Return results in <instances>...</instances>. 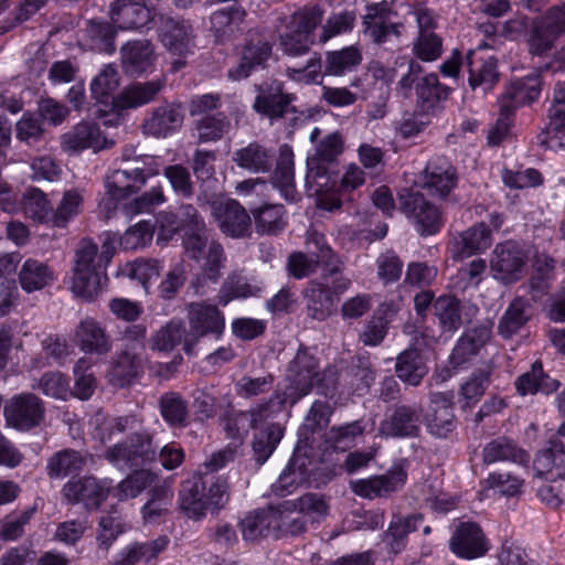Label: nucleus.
I'll return each instance as SVG.
<instances>
[{
	"label": "nucleus",
	"mask_w": 565,
	"mask_h": 565,
	"mask_svg": "<svg viewBox=\"0 0 565 565\" xmlns=\"http://www.w3.org/2000/svg\"><path fill=\"white\" fill-rule=\"evenodd\" d=\"M287 510H298L306 523L320 522L328 514L329 505L326 500L316 493H306L297 500L285 501Z\"/></svg>",
	"instance_id": "obj_56"
},
{
	"label": "nucleus",
	"mask_w": 565,
	"mask_h": 565,
	"mask_svg": "<svg viewBox=\"0 0 565 565\" xmlns=\"http://www.w3.org/2000/svg\"><path fill=\"white\" fill-rule=\"evenodd\" d=\"M565 33V2L551 8L546 14L533 22L530 36V52L542 55L550 51L554 41Z\"/></svg>",
	"instance_id": "obj_11"
},
{
	"label": "nucleus",
	"mask_w": 565,
	"mask_h": 565,
	"mask_svg": "<svg viewBox=\"0 0 565 565\" xmlns=\"http://www.w3.org/2000/svg\"><path fill=\"white\" fill-rule=\"evenodd\" d=\"M548 119L541 142L554 151L565 150V82L555 85Z\"/></svg>",
	"instance_id": "obj_19"
},
{
	"label": "nucleus",
	"mask_w": 565,
	"mask_h": 565,
	"mask_svg": "<svg viewBox=\"0 0 565 565\" xmlns=\"http://www.w3.org/2000/svg\"><path fill=\"white\" fill-rule=\"evenodd\" d=\"M159 30L161 41L169 51L181 55L189 50L193 38L189 22L164 15L160 18Z\"/></svg>",
	"instance_id": "obj_39"
},
{
	"label": "nucleus",
	"mask_w": 565,
	"mask_h": 565,
	"mask_svg": "<svg viewBox=\"0 0 565 565\" xmlns=\"http://www.w3.org/2000/svg\"><path fill=\"white\" fill-rule=\"evenodd\" d=\"M169 540L160 536L148 542H134L122 547L110 565H147L168 546Z\"/></svg>",
	"instance_id": "obj_32"
},
{
	"label": "nucleus",
	"mask_w": 565,
	"mask_h": 565,
	"mask_svg": "<svg viewBox=\"0 0 565 565\" xmlns=\"http://www.w3.org/2000/svg\"><path fill=\"white\" fill-rule=\"evenodd\" d=\"M274 154L257 142L237 150L233 160L239 168L254 173L267 172L273 163Z\"/></svg>",
	"instance_id": "obj_48"
},
{
	"label": "nucleus",
	"mask_w": 565,
	"mask_h": 565,
	"mask_svg": "<svg viewBox=\"0 0 565 565\" xmlns=\"http://www.w3.org/2000/svg\"><path fill=\"white\" fill-rule=\"evenodd\" d=\"M3 415L8 425L20 430H29L41 424L44 417V405L36 395L22 393L7 402Z\"/></svg>",
	"instance_id": "obj_12"
},
{
	"label": "nucleus",
	"mask_w": 565,
	"mask_h": 565,
	"mask_svg": "<svg viewBox=\"0 0 565 565\" xmlns=\"http://www.w3.org/2000/svg\"><path fill=\"white\" fill-rule=\"evenodd\" d=\"M561 383L550 377L543 371L541 362H534L529 372L520 375L515 381V388L522 396L535 393L551 394L559 387Z\"/></svg>",
	"instance_id": "obj_43"
},
{
	"label": "nucleus",
	"mask_w": 565,
	"mask_h": 565,
	"mask_svg": "<svg viewBox=\"0 0 565 565\" xmlns=\"http://www.w3.org/2000/svg\"><path fill=\"white\" fill-rule=\"evenodd\" d=\"M183 247L185 255L200 264L201 271L192 281L195 294L205 296L210 285H215L225 266L226 256L222 244L209 232L184 235Z\"/></svg>",
	"instance_id": "obj_2"
},
{
	"label": "nucleus",
	"mask_w": 565,
	"mask_h": 565,
	"mask_svg": "<svg viewBox=\"0 0 565 565\" xmlns=\"http://www.w3.org/2000/svg\"><path fill=\"white\" fill-rule=\"evenodd\" d=\"M282 437L279 425H269L255 434L253 440L254 457L258 465H263L274 452Z\"/></svg>",
	"instance_id": "obj_61"
},
{
	"label": "nucleus",
	"mask_w": 565,
	"mask_h": 565,
	"mask_svg": "<svg viewBox=\"0 0 565 565\" xmlns=\"http://www.w3.org/2000/svg\"><path fill=\"white\" fill-rule=\"evenodd\" d=\"M435 315L445 331H456L460 323L459 301L450 296H441L434 302Z\"/></svg>",
	"instance_id": "obj_64"
},
{
	"label": "nucleus",
	"mask_w": 565,
	"mask_h": 565,
	"mask_svg": "<svg viewBox=\"0 0 565 565\" xmlns=\"http://www.w3.org/2000/svg\"><path fill=\"white\" fill-rule=\"evenodd\" d=\"M457 182L456 171L444 158L430 160L423 174L422 185L431 194L444 198L449 194Z\"/></svg>",
	"instance_id": "obj_31"
},
{
	"label": "nucleus",
	"mask_w": 565,
	"mask_h": 565,
	"mask_svg": "<svg viewBox=\"0 0 565 565\" xmlns=\"http://www.w3.org/2000/svg\"><path fill=\"white\" fill-rule=\"evenodd\" d=\"M302 295L306 313L310 319L324 321L331 316L335 299L326 284L311 280L307 284Z\"/></svg>",
	"instance_id": "obj_33"
},
{
	"label": "nucleus",
	"mask_w": 565,
	"mask_h": 565,
	"mask_svg": "<svg viewBox=\"0 0 565 565\" xmlns=\"http://www.w3.org/2000/svg\"><path fill=\"white\" fill-rule=\"evenodd\" d=\"M401 209L413 218L420 235L437 233L443 224L437 206L428 202L422 193L405 192L401 194Z\"/></svg>",
	"instance_id": "obj_16"
},
{
	"label": "nucleus",
	"mask_w": 565,
	"mask_h": 565,
	"mask_svg": "<svg viewBox=\"0 0 565 565\" xmlns=\"http://www.w3.org/2000/svg\"><path fill=\"white\" fill-rule=\"evenodd\" d=\"M274 189H277L289 202H295L298 198L295 184L294 152L287 145H282L279 148V157L274 171L273 183L257 178L242 181L236 185L238 195L249 199L248 203L250 205L256 203L253 200L254 198H269Z\"/></svg>",
	"instance_id": "obj_4"
},
{
	"label": "nucleus",
	"mask_w": 565,
	"mask_h": 565,
	"mask_svg": "<svg viewBox=\"0 0 565 565\" xmlns=\"http://www.w3.org/2000/svg\"><path fill=\"white\" fill-rule=\"evenodd\" d=\"M54 280L53 270L36 259H26L19 273L21 288L26 292L40 290Z\"/></svg>",
	"instance_id": "obj_49"
},
{
	"label": "nucleus",
	"mask_w": 565,
	"mask_h": 565,
	"mask_svg": "<svg viewBox=\"0 0 565 565\" xmlns=\"http://www.w3.org/2000/svg\"><path fill=\"white\" fill-rule=\"evenodd\" d=\"M454 418L452 405L448 394L433 393L429 412L426 416L429 433L436 437H446L454 428Z\"/></svg>",
	"instance_id": "obj_38"
},
{
	"label": "nucleus",
	"mask_w": 565,
	"mask_h": 565,
	"mask_svg": "<svg viewBox=\"0 0 565 565\" xmlns=\"http://www.w3.org/2000/svg\"><path fill=\"white\" fill-rule=\"evenodd\" d=\"M160 414L171 426H184L189 409L185 399L175 392L164 393L159 399Z\"/></svg>",
	"instance_id": "obj_59"
},
{
	"label": "nucleus",
	"mask_w": 565,
	"mask_h": 565,
	"mask_svg": "<svg viewBox=\"0 0 565 565\" xmlns=\"http://www.w3.org/2000/svg\"><path fill=\"white\" fill-rule=\"evenodd\" d=\"M121 66L132 76L151 72L156 61L153 45L147 40L129 41L120 50Z\"/></svg>",
	"instance_id": "obj_26"
},
{
	"label": "nucleus",
	"mask_w": 565,
	"mask_h": 565,
	"mask_svg": "<svg viewBox=\"0 0 565 565\" xmlns=\"http://www.w3.org/2000/svg\"><path fill=\"white\" fill-rule=\"evenodd\" d=\"M366 34L376 44H383L390 35L398 36V26L391 21V10L386 2L371 3L363 17Z\"/></svg>",
	"instance_id": "obj_30"
},
{
	"label": "nucleus",
	"mask_w": 565,
	"mask_h": 565,
	"mask_svg": "<svg viewBox=\"0 0 565 565\" xmlns=\"http://www.w3.org/2000/svg\"><path fill=\"white\" fill-rule=\"evenodd\" d=\"M273 385L274 376L271 374L257 377L243 375L235 382L234 388L238 397L252 399L270 392Z\"/></svg>",
	"instance_id": "obj_63"
},
{
	"label": "nucleus",
	"mask_w": 565,
	"mask_h": 565,
	"mask_svg": "<svg viewBox=\"0 0 565 565\" xmlns=\"http://www.w3.org/2000/svg\"><path fill=\"white\" fill-rule=\"evenodd\" d=\"M406 480V473L401 468L387 473L351 482L352 491L362 498L374 499L384 497L399 489Z\"/></svg>",
	"instance_id": "obj_25"
},
{
	"label": "nucleus",
	"mask_w": 565,
	"mask_h": 565,
	"mask_svg": "<svg viewBox=\"0 0 565 565\" xmlns=\"http://www.w3.org/2000/svg\"><path fill=\"white\" fill-rule=\"evenodd\" d=\"M183 118L181 105L167 103L158 106L147 115L141 129L146 136L167 138L182 126Z\"/></svg>",
	"instance_id": "obj_22"
},
{
	"label": "nucleus",
	"mask_w": 565,
	"mask_h": 565,
	"mask_svg": "<svg viewBox=\"0 0 565 565\" xmlns=\"http://www.w3.org/2000/svg\"><path fill=\"white\" fill-rule=\"evenodd\" d=\"M482 462L493 465L498 462H511L519 466H527L531 456L514 440L501 436L487 443L482 448Z\"/></svg>",
	"instance_id": "obj_29"
},
{
	"label": "nucleus",
	"mask_w": 565,
	"mask_h": 565,
	"mask_svg": "<svg viewBox=\"0 0 565 565\" xmlns=\"http://www.w3.org/2000/svg\"><path fill=\"white\" fill-rule=\"evenodd\" d=\"M323 10L320 6H305L286 18L278 34V50L289 57L307 54L315 44V31L321 24Z\"/></svg>",
	"instance_id": "obj_3"
},
{
	"label": "nucleus",
	"mask_w": 565,
	"mask_h": 565,
	"mask_svg": "<svg viewBox=\"0 0 565 565\" xmlns=\"http://www.w3.org/2000/svg\"><path fill=\"white\" fill-rule=\"evenodd\" d=\"M111 488L113 481L110 479H97L87 476L68 480L63 486L62 493L70 503L83 502L89 509H97L110 494Z\"/></svg>",
	"instance_id": "obj_14"
},
{
	"label": "nucleus",
	"mask_w": 565,
	"mask_h": 565,
	"mask_svg": "<svg viewBox=\"0 0 565 565\" xmlns=\"http://www.w3.org/2000/svg\"><path fill=\"white\" fill-rule=\"evenodd\" d=\"M286 403L291 404L287 390L276 391L268 399L255 404L248 411L233 413L226 418L225 429L228 436L236 438L246 435L266 420L274 418Z\"/></svg>",
	"instance_id": "obj_7"
},
{
	"label": "nucleus",
	"mask_w": 565,
	"mask_h": 565,
	"mask_svg": "<svg viewBox=\"0 0 565 565\" xmlns=\"http://www.w3.org/2000/svg\"><path fill=\"white\" fill-rule=\"evenodd\" d=\"M107 192L119 200L138 192L145 185L142 171L134 167L111 171L105 181Z\"/></svg>",
	"instance_id": "obj_41"
},
{
	"label": "nucleus",
	"mask_w": 565,
	"mask_h": 565,
	"mask_svg": "<svg viewBox=\"0 0 565 565\" xmlns=\"http://www.w3.org/2000/svg\"><path fill=\"white\" fill-rule=\"evenodd\" d=\"M331 259L332 250L327 245L324 236L317 232H311L307 238V254H291L288 258V270L292 277L302 279L313 274L319 264H328Z\"/></svg>",
	"instance_id": "obj_13"
},
{
	"label": "nucleus",
	"mask_w": 565,
	"mask_h": 565,
	"mask_svg": "<svg viewBox=\"0 0 565 565\" xmlns=\"http://www.w3.org/2000/svg\"><path fill=\"white\" fill-rule=\"evenodd\" d=\"M105 140L98 125L84 120L62 136V146L67 151H82L85 149L96 151L104 147Z\"/></svg>",
	"instance_id": "obj_35"
},
{
	"label": "nucleus",
	"mask_w": 565,
	"mask_h": 565,
	"mask_svg": "<svg viewBox=\"0 0 565 565\" xmlns=\"http://www.w3.org/2000/svg\"><path fill=\"white\" fill-rule=\"evenodd\" d=\"M490 335L488 329H473L463 334L450 355V362L454 367H459L470 360L471 356L476 355L479 350L486 344Z\"/></svg>",
	"instance_id": "obj_50"
},
{
	"label": "nucleus",
	"mask_w": 565,
	"mask_h": 565,
	"mask_svg": "<svg viewBox=\"0 0 565 565\" xmlns=\"http://www.w3.org/2000/svg\"><path fill=\"white\" fill-rule=\"evenodd\" d=\"M323 380L324 374L320 371L315 356L307 350H299L289 363L286 374L287 384L282 390L288 391L291 404H295Z\"/></svg>",
	"instance_id": "obj_9"
},
{
	"label": "nucleus",
	"mask_w": 565,
	"mask_h": 565,
	"mask_svg": "<svg viewBox=\"0 0 565 565\" xmlns=\"http://www.w3.org/2000/svg\"><path fill=\"white\" fill-rule=\"evenodd\" d=\"M231 128V121L224 113L205 116L194 125L199 142H213L221 140Z\"/></svg>",
	"instance_id": "obj_55"
},
{
	"label": "nucleus",
	"mask_w": 565,
	"mask_h": 565,
	"mask_svg": "<svg viewBox=\"0 0 565 565\" xmlns=\"http://www.w3.org/2000/svg\"><path fill=\"white\" fill-rule=\"evenodd\" d=\"M274 507L249 512L239 523L245 541H257L262 537H277V523Z\"/></svg>",
	"instance_id": "obj_40"
},
{
	"label": "nucleus",
	"mask_w": 565,
	"mask_h": 565,
	"mask_svg": "<svg viewBox=\"0 0 565 565\" xmlns=\"http://www.w3.org/2000/svg\"><path fill=\"white\" fill-rule=\"evenodd\" d=\"M542 82L539 73H531L512 81L499 99L500 110L508 115L525 104L536 100L541 94Z\"/></svg>",
	"instance_id": "obj_20"
},
{
	"label": "nucleus",
	"mask_w": 565,
	"mask_h": 565,
	"mask_svg": "<svg viewBox=\"0 0 565 565\" xmlns=\"http://www.w3.org/2000/svg\"><path fill=\"white\" fill-rule=\"evenodd\" d=\"M173 492L168 484L156 486L150 493V499L142 507L141 513L145 522H157L169 509Z\"/></svg>",
	"instance_id": "obj_60"
},
{
	"label": "nucleus",
	"mask_w": 565,
	"mask_h": 565,
	"mask_svg": "<svg viewBox=\"0 0 565 565\" xmlns=\"http://www.w3.org/2000/svg\"><path fill=\"white\" fill-rule=\"evenodd\" d=\"M362 52L356 45H349L341 50L326 53L324 74L344 76L354 72L362 63Z\"/></svg>",
	"instance_id": "obj_44"
},
{
	"label": "nucleus",
	"mask_w": 565,
	"mask_h": 565,
	"mask_svg": "<svg viewBox=\"0 0 565 565\" xmlns=\"http://www.w3.org/2000/svg\"><path fill=\"white\" fill-rule=\"evenodd\" d=\"M533 468L537 477L548 479L565 478V423L550 440V447L537 454Z\"/></svg>",
	"instance_id": "obj_18"
},
{
	"label": "nucleus",
	"mask_w": 565,
	"mask_h": 565,
	"mask_svg": "<svg viewBox=\"0 0 565 565\" xmlns=\"http://www.w3.org/2000/svg\"><path fill=\"white\" fill-rule=\"evenodd\" d=\"M420 411L408 406H397L391 414H387L380 424V434L386 437H411L419 429Z\"/></svg>",
	"instance_id": "obj_24"
},
{
	"label": "nucleus",
	"mask_w": 565,
	"mask_h": 565,
	"mask_svg": "<svg viewBox=\"0 0 565 565\" xmlns=\"http://www.w3.org/2000/svg\"><path fill=\"white\" fill-rule=\"evenodd\" d=\"M74 342L82 352L90 355H107L113 349V340L106 327L92 317L78 322Z\"/></svg>",
	"instance_id": "obj_17"
},
{
	"label": "nucleus",
	"mask_w": 565,
	"mask_h": 565,
	"mask_svg": "<svg viewBox=\"0 0 565 565\" xmlns=\"http://www.w3.org/2000/svg\"><path fill=\"white\" fill-rule=\"evenodd\" d=\"M147 329L141 324L128 327L122 337V349L111 369V380L119 386L128 385L142 372L147 362L145 338Z\"/></svg>",
	"instance_id": "obj_6"
},
{
	"label": "nucleus",
	"mask_w": 565,
	"mask_h": 565,
	"mask_svg": "<svg viewBox=\"0 0 565 565\" xmlns=\"http://www.w3.org/2000/svg\"><path fill=\"white\" fill-rule=\"evenodd\" d=\"M532 316V308L527 299L514 298L499 320L498 332L505 339L512 338L521 331Z\"/></svg>",
	"instance_id": "obj_42"
},
{
	"label": "nucleus",
	"mask_w": 565,
	"mask_h": 565,
	"mask_svg": "<svg viewBox=\"0 0 565 565\" xmlns=\"http://www.w3.org/2000/svg\"><path fill=\"white\" fill-rule=\"evenodd\" d=\"M246 12L241 7H230L211 15V28L216 38L232 35L244 22Z\"/></svg>",
	"instance_id": "obj_58"
},
{
	"label": "nucleus",
	"mask_w": 565,
	"mask_h": 565,
	"mask_svg": "<svg viewBox=\"0 0 565 565\" xmlns=\"http://www.w3.org/2000/svg\"><path fill=\"white\" fill-rule=\"evenodd\" d=\"M156 480V475L149 470H136L126 479L120 481L117 487L110 489V494L119 501L136 498L146 488L150 487Z\"/></svg>",
	"instance_id": "obj_53"
},
{
	"label": "nucleus",
	"mask_w": 565,
	"mask_h": 565,
	"mask_svg": "<svg viewBox=\"0 0 565 565\" xmlns=\"http://www.w3.org/2000/svg\"><path fill=\"white\" fill-rule=\"evenodd\" d=\"M190 329L185 335L184 352L192 354L203 337L220 339L225 330V317L216 305L206 301L191 302L188 306Z\"/></svg>",
	"instance_id": "obj_8"
},
{
	"label": "nucleus",
	"mask_w": 565,
	"mask_h": 565,
	"mask_svg": "<svg viewBox=\"0 0 565 565\" xmlns=\"http://www.w3.org/2000/svg\"><path fill=\"white\" fill-rule=\"evenodd\" d=\"M110 19L118 30H136L151 21V12L140 0H117L111 3Z\"/></svg>",
	"instance_id": "obj_28"
},
{
	"label": "nucleus",
	"mask_w": 565,
	"mask_h": 565,
	"mask_svg": "<svg viewBox=\"0 0 565 565\" xmlns=\"http://www.w3.org/2000/svg\"><path fill=\"white\" fill-rule=\"evenodd\" d=\"M186 333L184 323L181 320L172 319L151 337V349L172 351L180 343L184 345Z\"/></svg>",
	"instance_id": "obj_57"
},
{
	"label": "nucleus",
	"mask_w": 565,
	"mask_h": 565,
	"mask_svg": "<svg viewBox=\"0 0 565 565\" xmlns=\"http://www.w3.org/2000/svg\"><path fill=\"white\" fill-rule=\"evenodd\" d=\"M356 21V14L353 10L343 9L332 12L322 24L318 36L320 44H326L331 39L350 33Z\"/></svg>",
	"instance_id": "obj_52"
},
{
	"label": "nucleus",
	"mask_w": 565,
	"mask_h": 565,
	"mask_svg": "<svg viewBox=\"0 0 565 565\" xmlns=\"http://www.w3.org/2000/svg\"><path fill=\"white\" fill-rule=\"evenodd\" d=\"M120 83L119 74L115 65H105L90 82V94L97 104L110 107L113 110V100L116 99L114 92Z\"/></svg>",
	"instance_id": "obj_46"
},
{
	"label": "nucleus",
	"mask_w": 565,
	"mask_h": 565,
	"mask_svg": "<svg viewBox=\"0 0 565 565\" xmlns=\"http://www.w3.org/2000/svg\"><path fill=\"white\" fill-rule=\"evenodd\" d=\"M468 67V82L472 89L478 87L483 92L491 89L499 79L497 60L492 56H479L476 51L470 50L466 56Z\"/></svg>",
	"instance_id": "obj_37"
},
{
	"label": "nucleus",
	"mask_w": 565,
	"mask_h": 565,
	"mask_svg": "<svg viewBox=\"0 0 565 565\" xmlns=\"http://www.w3.org/2000/svg\"><path fill=\"white\" fill-rule=\"evenodd\" d=\"M258 233L277 234L286 225L285 209L280 204H264L252 209Z\"/></svg>",
	"instance_id": "obj_54"
},
{
	"label": "nucleus",
	"mask_w": 565,
	"mask_h": 565,
	"mask_svg": "<svg viewBox=\"0 0 565 565\" xmlns=\"http://www.w3.org/2000/svg\"><path fill=\"white\" fill-rule=\"evenodd\" d=\"M89 458L87 452L73 449L57 451L47 461V473L50 478L63 479L71 473L82 471Z\"/></svg>",
	"instance_id": "obj_45"
},
{
	"label": "nucleus",
	"mask_w": 565,
	"mask_h": 565,
	"mask_svg": "<svg viewBox=\"0 0 565 565\" xmlns=\"http://www.w3.org/2000/svg\"><path fill=\"white\" fill-rule=\"evenodd\" d=\"M96 258L97 245L90 239H83L75 253L71 290L86 301L94 300L107 281V276Z\"/></svg>",
	"instance_id": "obj_5"
},
{
	"label": "nucleus",
	"mask_w": 565,
	"mask_h": 565,
	"mask_svg": "<svg viewBox=\"0 0 565 565\" xmlns=\"http://www.w3.org/2000/svg\"><path fill=\"white\" fill-rule=\"evenodd\" d=\"M491 231L483 222L461 232L454 241V257L463 259L483 253L492 245Z\"/></svg>",
	"instance_id": "obj_34"
},
{
	"label": "nucleus",
	"mask_w": 565,
	"mask_h": 565,
	"mask_svg": "<svg viewBox=\"0 0 565 565\" xmlns=\"http://www.w3.org/2000/svg\"><path fill=\"white\" fill-rule=\"evenodd\" d=\"M256 92L254 110L270 119L281 118L292 102V96L284 93V85L279 81L257 85Z\"/></svg>",
	"instance_id": "obj_21"
},
{
	"label": "nucleus",
	"mask_w": 565,
	"mask_h": 565,
	"mask_svg": "<svg viewBox=\"0 0 565 565\" xmlns=\"http://www.w3.org/2000/svg\"><path fill=\"white\" fill-rule=\"evenodd\" d=\"M156 448L148 433H136L108 448L105 458L119 469L134 468L153 461Z\"/></svg>",
	"instance_id": "obj_10"
},
{
	"label": "nucleus",
	"mask_w": 565,
	"mask_h": 565,
	"mask_svg": "<svg viewBox=\"0 0 565 565\" xmlns=\"http://www.w3.org/2000/svg\"><path fill=\"white\" fill-rule=\"evenodd\" d=\"M451 551L463 558L482 556L487 551V543L480 526L472 522L461 523L450 540Z\"/></svg>",
	"instance_id": "obj_27"
},
{
	"label": "nucleus",
	"mask_w": 565,
	"mask_h": 565,
	"mask_svg": "<svg viewBox=\"0 0 565 565\" xmlns=\"http://www.w3.org/2000/svg\"><path fill=\"white\" fill-rule=\"evenodd\" d=\"M164 84L163 79H156L127 86L113 100V110L120 111L137 108L150 103L163 88Z\"/></svg>",
	"instance_id": "obj_36"
},
{
	"label": "nucleus",
	"mask_w": 565,
	"mask_h": 565,
	"mask_svg": "<svg viewBox=\"0 0 565 565\" xmlns=\"http://www.w3.org/2000/svg\"><path fill=\"white\" fill-rule=\"evenodd\" d=\"M212 215L225 235L234 238L248 235L250 217L238 202L234 200L220 202L213 205Z\"/></svg>",
	"instance_id": "obj_23"
},
{
	"label": "nucleus",
	"mask_w": 565,
	"mask_h": 565,
	"mask_svg": "<svg viewBox=\"0 0 565 565\" xmlns=\"http://www.w3.org/2000/svg\"><path fill=\"white\" fill-rule=\"evenodd\" d=\"M228 483L214 476H194L179 491V508L192 520H201L206 511H220L228 501Z\"/></svg>",
	"instance_id": "obj_1"
},
{
	"label": "nucleus",
	"mask_w": 565,
	"mask_h": 565,
	"mask_svg": "<svg viewBox=\"0 0 565 565\" xmlns=\"http://www.w3.org/2000/svg\"><path fill=\"white\" fill-rule=\"evenodd\" d=\"M492 367L487 365L473 372L462 384L459 392V402L462 407H472L484 395L490 384Z\"/></svg>",
	"instance_id": "obj_51"
},
{
	"label": "nucleus",
	"mask_w": 565,
	"mask_h": 565,
	"mask_svg": "<svg viewBox=\"0 0 565 565\" xmlns=\"http://www.w3.org/2000/svg\"><path fill=\"white\" fill-rule=\"evenodd\" d=\"M524 265L525 254L514 242L498 244L490 259L492 277L504 284L519 280L522 277Z\"/></svg>",
	"instance_id": "obj_15"
},
{
	"label": "nucleus",
	"mask_w": 565,
	"mask_h": 565,
	"mask_svg": "<svg viewBox=\"0 0 565 565\" xmlns=\"http://www.w3.org/2000/svg\"><path fill=\"white\" fill-rule=\"evenodd\" d=\"M395 373L401 381L412 386L418 385L427 374L426 364L418 350L406 349L399 353L396 359Z\"/></svg>",
	"instance_id": "obj_47"
},
{
	"label": "nucleus",
	"mask_w": 565,
	"mask_h": 565,
	"mask_svg": "<svg viewBox=\"0 0 565 565\" xmlns=\"http://www.w3.org/2000/svg\"><path fill=\"white\" fill-rule=\"evenodd\" d=\"M363 430L360 422L332 427L326 435V443L334 450L344 451L354 446L355 438L361 436Z\"/></svg>",
	"instance_id": "obj_62"
}]
</instances>
